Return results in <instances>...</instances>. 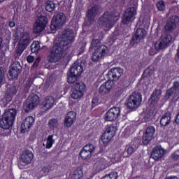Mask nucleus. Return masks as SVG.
Segmentation results:
<instances>
[{"mask_svg": "<svg viewBox=\"0 0 179 179\" xmlns=\"http://www.w3.org/2000/svg\"><path fill=\"white\" fill-rule=\"evenodd\" d=\"M124 94V88H118L115 92V97H120Z\"/></svg>", "mask_w": 179, "mask_h": 179, "instance_id": "79ce46f5", "label": "nucleus"}, {"mask_svg": "<svg viewBox=\"0 0 179 179\" xmlns=\"http://www.w3.org/2000/svg\"><path fill=\"white\" fill-rule=\"evenodd\" d=\"M83 73V66H82V64L78 62H74L67 73L68 83L70 85L75 83V82L78 80V78H79V76H80Z\"/></svg>", "mask_w": 179, "mask_h": 179, "instance_id": "423d86ee", "label": "nucleus"}, {"mask_svg": "<svg viewBox=\"0 0 179 179\" xmlns=\"http://www.w3.org/2000/svg\"><path fill=\"white\" fill-rule=\"evenodd\" d=\"M79 156L81 157L82 160H89V159L92 157V154L82 149L80 152Z\"/></svg>", "mask_w": 179, "mask_h": 179, "instance_id": "7c9ffc66", "label": "nucleus"}, {"mask_svg": "<svg viewBox=\"0 0 179 179\" xmlns=\"http://www.w3.org/2000/svg\"><path fill=\"white\" fill-rule=\"evenodd\" d=\"M171 122V113L167 111L162 115L160 119L161 127H167Z\"/></svg>", "mask_w": 179, "mask_h": 179, "instance_id": "c85d7f7f", "label": "nucleus"}, {"mask_svg": "<svg viewBox=\"0 0 179 179\" xmlns=\"http://www.w3.org/2000/svg\"><path fill=\"white\" fill-rule=\"evenodd\" d=\"M171 158L174 162H178L179 160V155L177 152H173L171 155Z\"/></svg>", "mask_w": 179, "mask_h": 179, "instance_id": "c03bdc74", "label": "nucleus"}, {"mask_svg": "<svg viewBox=\"0 0 179 179\" xmlns=\"http://www.w3.org/2000/svg\"><path fill=\"white\" fill-rule=\"evenodd\" d=\"M93 107H96V106H99V98L95 97L92 99V101Z\"/></svg>", "mask_w": 179, "mask_h": 179, "instance_id": "de8ad7c7", "label": "nucleus"}, {"mask_svg": "<svg viewBox=\"0 0 179 179\" xmlns=\"http://www.w3.org/2000/svg\"><path fill=\"white\" fill-rule=\"evenodd\" d=\"M146 34L147 33L145 29L138 28L130 41L131 45L138 44L140 40H142V38H145V37H146Z\"/></svg>", "mask_w": 179, "mask_h": 179, "instance_id": "aec40b11", "label": "nucleus"}, {"mask_svg": "<svg viewBox=\"0 0 179 179\" xmlns=\"http://www.w3.org/2000/svg\"><path fill=\"white\" fill-rule=\"evenodd\" d=\"M86 43L82 42L79 43L78 46V55H80L85 52V50H86Z\"/></svg>", "mask_w": 179, "mask_h": 179, "instance_id": "f704fd0d", "label": "nucleus"}, {"mask_svg": "<svg viewBox=\"0 0 179 179\" xmlns=\"http://www.w3.org/2000/svg\"><path fill=\"white\" fill-rule=\"evenodd\" d=\"M75 121H76V113L70 111L67 113L66 117L64 119V125L67 128H71Z\"/></svg>", "mask_w": 179, "mask_h": 179, "instance_id": "b1692460", "label": "nucleus"}, {"mask_svg": "<svg viewBox=\"0 0 179 179\" xmlns=\"http://www.w3.org/2000/svg\"><path fill=\"white\" fill-rule=\"evenodd\" d=\"M134 152H135V149L132 145H127L125 147L124 152L127 153L128 156H131Z\"/></svg>", "mask_w": 179, "mask_h": 179, "instance_id": "4c0bfd02", "label": "nucleus"}, {"mask_svg": "<svg viewBox=\"0 0 179 179\" xmlns=\"http://www.w3.org/2000/svg\"><path fill=\"white\" fill-rule=\"evenodd\" d=\"M96 164L97 166H99V167H102V166H104V164H106V159L98 158L96 160Z\"/></svg>", "mask_w": 179, "mask_h": 179, "instance_id": "a19ab883", "label": "nucleus"}, {"mask_svg": "<svg viewBox=\"0 0 179 179\" xmlns=\"http://www.w3.org/2000/svg\"><path fill=\"white\" fill-rule=\"evenodd\" d=\"M164 156V149L162 147L156 146L153 148L152 152L151 153V157L154 160H160L162 157Z\"/></svg>", "mask_w": 179, "mask_h": 179, "instance_id": "a878e982", "label": "nucleus"}, {"mask_svg": "<svg viewBox=\"0 0 179 179\" xmlns=\"http://www.w3.org/2000/svg\"><path fill=\"white\" fill-rule=\"evenodd\" d=\"M17 114V111L15 108L5 111L0 119V128L4 130L10 129L13 127Z\"/></svg>", "mask_w": 179, "mask_h": 179, "instance_id": "39448f33", "label": "nucleus"}, {"mask_svg": "<svg viewBox=\"0 0 179 179\" xmlns=\"http://www.w3.org/2000/svg\"><path fill=\"white\" fill-rule=\"evenodd\" d=\"M8 26L9 27H15V26H16V23L15 22V21L9 20Z\"/></svg>", "mask_w": 179, "mask_h": 179, "instance_id": "864d4df0", "label": "nucleus"}, {"mask_svg": "<svg viewBox=\"0 0 179 179\" xmlns=\"http://www.w3.org/2000/svg\"><path fill=\"white\" fill-rule=\"evenodd\" d=\"M155 132L156 129L153 126H148L143 135V145H149L150 141L155 138Z\"/></svg>", "mask_w": 179, "mask_h": 179, "instance_id": "6ab92c4d", "label": "nucleus"}, {"mask_svg": "<svg viewBox=\"0 0 179 179\" xmlns=\"http://www.w3.org/2000/svg\"><path fill=\"white\" fill-rule=\"evenodd\" d=\"M100 39H92L89 48L90 52H92L91 59L92 62H100L101 59H104L108 52V48L105 45H100ZM93 50L94 51L93 52Z\"/></svg>", "mask_w": 179, "mask_h": 179, "instance_id": "7ed1b4c3", "label": "nucleus"}, {"mask_svg": "<svg viewBox=\"0 0 179 179\" xmlns=\"http://www.w3.org/2000/svg\"><path fill=\"white\" fill-rule=\"evenodd\" d=\"M179 23V17L177 15H172L169 17L165 24L164 29L166 31H173L177 29V24Z\"/></svg>", "mask_w": 179, "mask_h": 179, "instance_id": "4be33fe9", "label": "nucleus"}, {"mask_svg": "<svg viewBox=\"0 0 179 179\" xmlns=\"http://www.w3.org/2000/svg\"><path fill=\"white\" fill-rule=\"evenodd\" d=\"M165 179H178V178L176 176H170V177H166Z\"/></svg>", "mask_w": 179, "mask_h": 179, "instance_id": "5fc2aeb1", "label": "nucleus"}, {"mask_svg": "<svg viewBox=\"0 0 179 179\" xmlns=\"http://www.w3.org/2000/svg\"><path fill=\"white\" fill-rule=\"evenodd\" d=\"M147 76H149V69H147L143 71V73L142 75V78H147Z\"/></svg>", "mask_w": 179, "mask_h": 179, "instance_id": "603ef678", "label": "nucleus"}, {"mask_svg": "<svg viewBox=\"0 0 179 179\" xmlns=\"http://www.w3.org/2000/svg\"><path fill=\"white\" fill-rule=\"evenodd\" d=\"M99 13V6H94L87 10L86 13V19L85 20V24L86 26H92V23H94L96 16Z\"/></svg>", "mask_w": 179, "mask_h": 179, "instance_id": "dca6fc26", "label": "nucleus"}, {"mask_svg": "<svg viewBox=\"0 0 179 179\" xmlns=\"http://www.w3.org/2000/svg\"><path fill=\"white\" fill-rule=\"evenodd\" d=\"M118 19H120V13L115 10L110 13L106 11L99 17L98 24L101 27H104L106 31H109L118 22Z\"/></svg>", "mask_w": 179, "mask_h": 179, "instance_id": "20e7f679", "label": "nucleus"}, {"mask_svg": "<svg viewBox=\"0 0 179 179\" xmlns=\"http://www.w3.org/2000/svg\"><path fill=\"white\" fill-rule=\"evenodd\" d=\"M50 170H51V166L48 165V166L43 167L41 169V171H43V173H50Z\"/></svg>", "mask_w": 179, "mask_h": 179, "instance_id": "49530a36", "label": "nucleus"}, {"mask_svg": "<svg viewBox=\"0 0 179 179\" xmlns=\"http://www.w3.org/2000/svg\"><path fill=\"white\" fill-rule=\"evenodd\" d=\"M36 119L33 116H28L24 119L21 123L20 129L21 134H26L30 131V128L33 127Z\"/></svg>", "mask_w": 179, "mask_h": 179, "instance_id": "a211bd4d", "label": "nucleus"}, {"mask_svg": "<svg viewBox=\"0 0 179 179\" xmlns=\"http://www.w3.org/2000/svg\"><path fill=\"white\" fill-rule=\"evenodd\" d=\"M153 93H155V96H157L158 99H160V96H162V90H155V91Z\"/></svg>", "mask_w": 179, "mask_h": 179, "instance_id": "09e8293b", "label": "nucleus"}, {"mask_svg": "<svg viewBox=\"0 0 179 179\" xmlns=\"http://www.w3.org/2000/svg\"><path fill=\"white\" fill-rule=\"evenodd\" d=\"M1 45H2V38L0 37V50H1Z\"/></svg>", "mask_w": 179, "mask_h": 179, "instance_id": "4d7b16f0", "label": "nucleus"}, {"mask_svg": "<svg viewBox=\"0 0 179 179\" xmlns=\"http://www.w3.org/2000/svg\"><path fill=\"white\" fill-rule=\"evenodd\" d=\"M152 115H150V113H145L143 118L145 121H149Z\"/></svg>", "mask_w": 179, "mask_h": 179, "instance_id": "3c124183", "label": "nucleus"}, {"mask_svg": "<svg viewBox=\"0 0 179 179\" xmlns=\"http://www.w3.org/2000/svg\"><path fill=\"white\" fill-rule=\"evenodd\" d=\"M66 23V15L64 13H59L53 16L50 23V30H58Z\"/></svg>", "mask_w": 179, "mask_h": 179, "instance_id": "6e6552de", "label": "nucleus"}, {"mask_svg": "<svg viewBox=\"0 0 179 179\" xmlns=\"http://www.w3.org/2000/svg\"><path fill=\"white\" fill-rule=\"evenodd\" d=\"M30 43H31L30 33H29V31H25L20 40L17 48L18 52L22 54V52L29 47V44H30Z\"/></svg>", "mask_w": 179, "mask_h": 179, "instance_id": "f3484780", "label": "nucleus"}, {"mask_svg": "<svg viewBox=\"0 0 179 179\" xmlns=\"http://www.w3.org/2000/svg\"><path fill=\"white\" fill-rule=\"evenodd\" d=\"M123 74L124 69H121V67L110 69L106 75L108 80L99 87V92L100 94L104 96V94H110L113 90V87H114V82L119 80Z\"/></svg>", "mask_w": 179, "mask_h": 179, "instance_id": "f03ea898", "label": "nucleus"}, {"mask_svg": "<svg viewBox=\"0 0 179 179\" xmlns=\"http://www.w3.org/2000/svg\"><path fill=\"white\" fill-rule=\"evenodd\" d=\"M174 92H176L174 90H173L171 87L166 90V96L168 99H170L171 96H173Z\"/></svg>", "mask_w": 179, "mask_h": 179, "instance_id": "37998d69", "label": "nucleus"}, {"mask_svg": "<svg viewBox=\"0 0 179 179\" xmlns=\"http://www.w3.org/2000/svg\"><path fill=\"white\" fill-rule=\"evenodd\" d=\"M173 40V36L169 34H166L161 36L160 38L155 43V48L157 51H160L167 48L170 45Z\"/></svg>", "mask_w": 179, "mask_h": 179, "instance_id": "9b49d317", "label": "nucleus"}, {"mask_svg": "<svg viewBox=\"0 0 179 179\" xmlns=\"http://www.w3.org/2000/svg\"><path fill=\"white\" fill-rule=\"evenodd\" d=\"M27 61L29 64H31L34 61V57L31 55H29L27 57Z\"/></svg>", "mask_w": 179, "mask_h": 179, "instance_id": "8fccbe9b", "label": "nucleus"}, {"mask_svg": "<svg viewBox=\"0 0 179 179\" xmlns=\"http://www.w3.org/2000/svg\"><path fill=\"white\" fill-rule=\"evenodd\" d=\"M55 143V139H54V134L49 135L46 138L45 149H51Z\"/></svg>", "mask_w": 179, "mask_h": 179, "instance_id": "c756f323", "label": "nucleus"}, {"mask_svg": "<svg viewBox=\"0 0 179 179\" xmlns=\"http://www.w3.org/2000/svg\"><path fill=\"white\" fill-rule=\"evenodd\" d=\"M0 2H1V0H0Z\"/></svg>", "mask_w": 179, "mask_h": 179, "instance_id": "052dcab7", "label": "nucleus"}, {"mask_svg": "<svg viewBox=\"0 0 179 179\" xmlns=\"http://www.w3.org/2000/svg\"><path fill=\"white\" fill-rule=\"evenodd\" d=\"M47 23H48V19L45 16H41L39 17L36 23L34 25L33 31L34 34H40L47 27Z\"/></svg>", "mask_w": 179, "mask_h": 179, "instance_id": "ddd939ff", "label": "nucleus"}, {"mask_svg": "<svg viewBox=\"0 0 179 179\" xmlns=\"http://www.w3.org/2000/svg\"><path fill=\"white\" fill-rule=\"evenodd\" d=\"M120 117H121V108L115 106L106 112L104 120L113 122V121H117Z\"/></svg>", "mask_w": 179, "mask_h": 179, "instance_id": "2eb2a0df", "label": "nucleus"}, {"mask_svg": "<svg viewBox=\"0 0 179 179\" xmlns=\"http://www.w3.org/2000/svg\"><path fill=\"white\" fill-rule=\"evenodd\" d=\"M171 88L174 90L175 92H177V90H179V82L175 81L173 84V86Z\"/></svg>", "mask_w": 179, "mask_h": 179, "instance_id": "a18cd8bd", "label": "nucleus"}, {"mask_svg": "<svg viewBox=\"0 0 179 179\" xmlns=\"http://www.w3.org/2000/svg\"><path fill=\"white\" fill-rule=\"evenodd\" d=\"M9 76L11 79H17L19 75L22 73V66L20 62L15 61L11 66L9 70Z\"/></svg>", "mask_w": 179, "mask_h": 179, "instance_id": "412c9836", "label": "nucleus"}, {"mask_svg": "<svg viewBox=\"0 0 179 179\" xmlns=\"http://www.w3.org/2000/svg\"><path fill=\"white\" fill-rule=\"evenodd\" d=\"M126 87L128 86V84L127 85H125Z\"/></svg>", "mask_w": 179, "mask_h": 179, "instance_id": "bf43d9fd", "label": "nucleus"}, {"mask_svg": "<svg viewBox=\"0 0 179 179\" xmlns=\"http://www.w3.org/2000/svg\"><path fill=\"white\" fill-rule=\"evenodd\" d=\"M34 157V155L33 152H30V150H25L22 152L20 160L21 163H24V164H30Z\"/></svg>", "mask_w": 179, "mask_h": 179, "instance_id": "5701e85b", "label": "nucleus"}, {"mask_svg": "<svg viewBox=\"0 0 179 179\" xmlns=\"http://www.w3.org/2000/svg\"><path fill=\"white\" fill-rule=\"evenodd\" d=\"M142 103V94L139 92H133L126 101V106L129 110L138 108Z\"/></svg>", "mask_w": 179, "mask_h": 179, "instance_id": "9d476101", "label": "nucleus"}, {"mask_svg": "<svg viewBox=\"0 0 179 179\" xmlns=\"http://www.w3.org/2000/svg\"><path fill=\"white\" fill-rule=\"evenodd\" d=\"M157 8L158 10L163 12L166 9V4H164V1H159L157 3Z\"/></svg>", "mask_w": 179, "mask_h": 179, "instance_id": "e433bc0d", "label": "nucleus"}, {"mask_svg": "<svg viewBox=\"0 0 179 179\" xmlns=\"http://www.w3.org/2000/svg\"><path fill=\"white\" fill-rule=\"evenodd\" d=\"M33 66H34V68H37V66H38V64L36 62H34Z\"/></svg>", "mask_w": 179, "mask_h": 179, "instance_id": "6e6d98bb", "label": "nucleus"}, {"mask_svg": "<svg viewBox=\"0 0 179 179\" xmlns=\"http://www.w3.org/2000/svg\"><path fill=\"white\" fill-rule=\"evenodd\" d=\"M55 103V99L54 96H46L45 100L42 102V106L45 108V110H50L54 107Z\"/></svg>", "mask_w": 179, "mask_h": 179, "instance_id": "bb28decb", "label": "nucleus"}, {"mask_svg": "<svg viewBox=\"0 0 179 179\" xmlns=\"http://www.w3.org/2000/svg\"><path fill=\"white\" fill-rule=\"evenodd\" d=\"M85 90H86V85L83 83H76V85L71 90V97L74 100H78V99H81L83 97L85 94Z\"/></svg>", "mask_w": 179, "mask_h": 179, "instance_id": "4468645a", "label": "nucleus"}, {"mask_svg": "<svg viewBox=\"0 0 179 179\" xmlns=\"http://www.w3.org/2000/svg\"><path fill=\"white\" fill-rule=\"evenodd\" d=\"M135 16H136V7H129L124 11L122 18V24H129L135 20Z\"/></svg>", "mask_w": 179, "mask_h": 179, "instance_id": "f8f14e48", "label": "nucleus"}, {"mask_svg": "<svg viewBox=\"0 0 179 179\" xmlns=\"http://www.w3.org/2000/svg\"><path fill=\"white\" fill-rule=\"evenodd\" d=\"M103 148H101L99 150V153H103Z\"/></svg>", "mask_w": 179, "mask_h": 179, "instance_id": "13d9d810", "label": "nucleus"}, {"mask_svg": "<svg viewBox=\"0 0 179 179\" xmlns=\"http://www.w3.org/2000/svg\"><path fill=\"white\" fill-rule=\"evenodd\" d=\"M70 179H83V169L78 167L69 174Z\"/></svg>", "mask_w": 179, "mask_h": 179, "instance_id": "cd10ccee", "label": "nucleus"}, {"mask_svg": "<svg viewBox=\"0 0 179 179\" xmlns=\"http://www.w3.org/2000/svg\"><path fill=\"white\" fill-rule=\"evenodd\" d=\"M17 90L18 88L15 84L8 85L5 94L6 99L8 100V101H10L12 97L15 96L16 93H17Z\"/></svg>", "mask_w": 179, "mask_h": 179, "instance_id": "393cba45", "label": "nucleus"}, {"mask_svg": "<svg viewBox=\"0 0 179 179\" xmlns=\"http://www.w3.org/2000/svg\"><path fill=\"white\" fill-rule=\"evenodd\" d=\"M40 103V97L36 94H32L24 102V113H30L31 110H34Z\"/></svg>", "mask_w": 179, "mask_h": 179, "instance_id": "1a4fd4ad", "label": "nucleus"}, {"mask_svg": "<svg viewBox=\"0 0 179 179\" xmlns=\"http://www.w3.org/2000/svg\"><path fill=\"white\" fill-rule=\"evenodd\" d=\"M157 100H159V98L155 96V93H152L148 101L150 104H156Z\"/></svg>", "mask_w": 179, "mask_h": 179, "instance_id": "ea45409f", "label": "nucleus"}, {"mask_svg": "<svg viewBox=\"0 0 179 179\" xmlns=\"http://www.w3.org/2000/svg\"><path fill=\"white\" fill-rule=\"evenodd\" d=\"M5 80V71L3 67H0V87H2Z\"/></svg>", "mask_w": 179, "mask_h": 179, "instance_id": "c9c22d12", "label": "nucleus"}, {"mask_svg": "<svg viewBox=\"0 0 179 179\" xmlns=\"http://www.w3.org/2000/svg\"><path fill=\"white\" fill-rule=\"evenodd\" d=\"M48 127L50 129H55L58 127V120L55 118H52L48 122Z\"/></svg>", "mask_w": 179, "mask_h": 179, "instance_id": "473e14b6", "label": "nucleus"}, {"mask_svg": "<svg viewBox=\"0 0 179 179\" xmlns=\"http://www.w3.org/2000/svg\"><path fill=\"white\" fill-rule=\"evenodd\" d=\"M45 10L47 12H54L55 10V3L52 1H48L46 2Z\"/></svg>", "mask_w": 179, "mask_h": 179, "instance_id": "2f4dec72", "label": "nucleus"}, {"mask_svg": "<svg viewBox=\"0 0 179 179\" xmlns=\"http://www.w3.org/2000/svg\"><path fill=\"white\" fill-rule=\"evenodd\" d=\"M40 50V44L37 43H33L31 45V52H37Z\"/></svg>", "mask_w": 179, "mask_h": 179, "instance_id": "58836bf2", "label": "nucleus"}, {"mask_svg": "<svg viewBox=\"0 0 179 179\" xmlns=\"http://www.w3.org/2000/svg\"><path fill=\"white\" fill-rule=\"evenodd\" d=\"M115 132H117V127L115 126L113 124L106 126V130L101 137V141L104 148L108 146L111 139L115 136Z\"/></svg>", "mask_w": 179, "mask_h": 179, "instance_id": "0eeeda50", "label": "nucleus"}, {"mask_svg": "<svg viewBox=\"0 0 179 179\" xmlns=\"http://www.w3.org/2000/svg\"><path fill=\"white\" fill-rule=\"evenodd\" d=\"M83 150H85V152H88L89 153H93L94 150H96V147L93 145V144H88L85 145L83 148Z\"/></svg>", "mask_w": 179, "mask_h": 179, "instance_id": "72a5a7b5", "label": "nucleus"}, {"mask_svg": "<svg viewBox=\"0 0 179 179\" xmlns=\"http://www.w3.org/2000/svg\"><path fill=\"white\" fill-rule=\"evenodd\" d=\"M73 30L66 29L62 38L57 43L47 55V59L50 64H57L61 61L64 51H66L68 45L73 43L75 38L73 37Z\"/></svg>", "mask_w": 179, "mask_h": 179, "instance_id": "f257e3e1", "label": "nucleus"}]
</instances>
